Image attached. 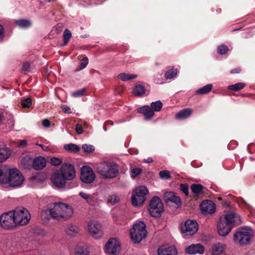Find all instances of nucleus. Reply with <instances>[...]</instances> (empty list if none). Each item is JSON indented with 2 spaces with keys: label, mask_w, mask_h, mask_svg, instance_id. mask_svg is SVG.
Returning <instances> with one entry per match:
<instances>
[{
  "label": "nucleus",
  "mask_w": 255,
  "mask_h": 255,
  "mask_svg": "<svg viewBox=\"0 0 255 255\" xmlns=\"http://www.w3.org/2000/svg\"><path fill=\"white\" fill-rule=\"evenodd\" d=\"M51 218L57 220L69 219L73 214L72 208L68 204L56 202L51 207Z\"/></svg>",
  "instance_id": "nucleus-1"
},
{
  "label": "nucleus",
  "mask_w": 255,
  "mask_h": 255,
  "mask_svg": "<svg viewBox=\"0 0 255 255\" xmlns=\"http://www.w3.org/2000/svg\"><path fill=\"white\" fill-rule=\"evenodd\" d=\"M95 169L104 179L114 178L118 175L119 172L118 166L110 162L99 163L96 165Z\"/></svg>",
  "instance_id": "nucleus-2"
},
{
  "label": "nucleus",
  "mask_w": 255,
  "mask_h": 255,
  "mask_svg": "<svg viewBox=\"0 0 255 255\" xmlns=\"http://www.w3.org/2000/svg\"><path fill=\"white\" fill-rule=\"evenodd\" d=\"M147 235L146 226L144 222L135 223L130 230L131 240L134 243H138L144 239Z\"/></svg>",
  "instance_id": "nucleus-3"
},
{
  "label": "nucleus",
  "mask_w": 255,
  "mask_h": 255,
  "mask_svg": "<svg viewBox=\"0 0 255 255\" xmlns=\"http://www.w3.org/2000/svg\"><path fill=\"white\" fill-rule=\"evenodd\" d=\"M25 180L22 173L16 168L9 169L7 184L13 188H19Z\"/></svg>",
  "instance_id": "nucleus-4"
},
{
  "label": "nucleus",
  "mask_w": 255,
  "mask_h": 255,
  "mask_svg": "<svg viewBox=\"0 0 255 255\" xmlns=\"http://www.w3.org/2000/svg\"><path fill=\"white\" fill-rule=\"evenodd\" d=\"M148 194L147 188L144 186H139L135 188L132 193L131 202L134 206H142L146 200Z\"/></svg>",
  "instance_id": "nucleus-5"
},
{
  "label": "nucleus",
  "mask_w": 255,
  "mask_h": 255,
  "mask_svg": "<svg viewBox=\"0 0 255 255\" xmlns=\"http://www.w3.org/2000/svg\"><path fill=\"white\" fill-rule=\"evenodd\" d=\"M253 231L250 227H244L238 230L235 234L234 240L241 245L248 244L253 237Z\"/></svg>",
  "instance_id": "nucleus-6"
},
{
  "label": "nucleus",
  "mask_w": 255,
  "mask_h": 255,
  "mask_svg": "<svg viewBox=\"0 0 255 255\" xmlns=\"http://www.w3.org/2000/svg\"><path fill=\"white\" fill-rule=\"evenodd\" d=\"M11 211L16 226H23L28 224L30 219V215L27 209L19 208Z\"/></svg>",
  "instance_id": "nucleus-7"
},
{
  "label": "nucleus",
  "mask_w": 255,
  "mask_h": 255,
  "mask_svg": "<svg viewBox=\"0 0 255 255\" xmlns=\"http://www.w3.org/2000/svg\"><path fill=\"white\" fill-rule=\"evenodd\" d=\"M87 230L90 235L95 239H100L103 236V227L99 221H89L87 223Z\"/></svg>",
  "instance_id": "nucleus-8"
},
{
  "label": "nucleus",
  "mask_w": 255,
  "mask_h": 255,
  "mask_svg": "<svg viewBox=\"0 0 255 255\" xmlns=\"http://www.w3.org/2000/svg\"><path fill=\"white\" fill-rule=\"evenodd\" d=\"M163 205L159 198L154 197L150 200L148 211L150 215L152 217H159L163 212Z\"/></svg>",
  "instance_id": "nucleus-9"
},
{
  "label": "nucleus",
  "mask_w": 255,
  "mask_h": 255,
  "mask_svg": "<svg viewBox=\"0 0 255 255\" xmlns=\"http://www.w3.org/2000/svg\"><path fill=\"white\" fill-rule=\"evenodd\" d=\"M57 171L67 181L73 180L76 177L75 168L72 164L63 163Z\"/></svg>",
  "instance_id": "nucleus-10"
},
{
  "label": "nucleus",
  "mask_w": 255,
  "mask_h": 255,
  "mask_svg": "<svg viewBox=\"0 0 255 255\" xmlns=\"http://www.w3.org/2000/svg\"><path fill=\"white\" fill-rule=\"evenodd\" d=\"M0 225L2 228L6 230L16 226L11 211L3 213L0 216Z\"/></svg>",
  "instance_id": "nucleus-11"
},
{
  "label": "nucleus",
  "mask_w": 255,
  "mask_h": 255,
  "mask_svg": "<svg viewBox=\"0 0 255 255\" xmlns=\"http://www.w3.org/2000/svg\"><path fill=\"white\" fill-rule=\"evenodd\" d=\"M198 229V225L195 220H187L181 225V232L186 236H191L195 234Z\"/></svg>",
  "instance_id": "nucleus-12"
},
{
  "label": "nucleus",
  "mask_w": 255,
  "mask_h": 255,
  "mask_svg": "<svg viewBox=\"0 0 255 255\" xmlns=\"http://www.w3.org/2000/svg\"><path fill=\"white\" fill-rule=\"evenodd\" d=\"M105 252L109 255H115L121 251V244L116 238L110 239L105 247Z\"/></svg>",
  "instance_id": "nucleus-13"
},
{
  "label": "nucleus",
  "mask_w": 255,
  "mask_h": 255,
  "mask_svg": "<svg viewBox=\"0 0 255 255\" xmlns=\"http://www.w3.org/2000/svg\"><path fill=\"white\" fill-rule=\"evenodd\" d=\"M93 170L89 166H84L81 169V180L86 184L92 183L95 179Z\"/></svg>",
  "instance_id": "nucleus-14"
},
{
  "label": "nucleus",
  "mask_w": 255,
  "mask_h": 255,
  "mask_svg": "<svg viewBox=\"0 0 255 255\" xmlns=\"http://www.w3.org/2000/svg\"><path fill=\"white\" fill-rule=\"evenodd\" d=\"M51 180L53 185L58 189L65 188L67 182L57 170L52 174Z\"/></svg>",
  "instance_id": "nucleus-15"
},
{
  "label": "nucleus",
  "mask_w": 255,
  "mask_h": 255,
  "mask_svg": "<svg viewBox=\"0 0 255 255\" xmlns=\"http://www.w3.org/2000/svg\"><path fill=\"white\" fill-rule=\"evenodd\" d=\"M200 209L202 212L204 214H211L215 212L216 205L211 200L203 201L200 204Z\"/></svg>",
  "instance_id": "nucleus-16"
},
{
  "label": "nucleus",
  "mask_w": 255,
  "mask_h": 255,
  "mask_svg": "<svg viewBox=\"0 0 255 255\" xmlns=\"http://www.w3.org/2000/svg\"><path fill=\"white\" fill-rule=\"evenodd\" d=\"M223 219L232 227L234 225H239L241 223L240 216L234 212H229L226 214Z\"/></svg>",
  "instance_id": "nucleus-17"
},
{
  "label": "nucleus",
  "mask_w": 255,
  "mask_h": 255,
  "mask_svg": "<svg viewBox=\"0 0 255 255\" xmlns=\"http://www.w3.org/2000/svg\"><path fill=\"white\" fill-rule=\"evenodd\" d=\"M79 195L91 206H96L98 204V196L95 194H89L84 192H80Z\"/></svg>",
  "instance_id": "nucleus-18"
},
{
  "label": "nucleus",
  "mask_w": 255,
  "mask_h": 255,
  "mask_svg": "<svg viewBox=\"0 0 255 255\" xmlns=\"http://www.w3.org/2000/svg\"><path fill=\"white\" fill-rule=\"evenodd\" d=\"M232 228L224 219H220L218 226V231L220 236H227L231 231Z\"/></svg>",
  "instance_id": "nucleus-19"
},
{
  "label": "nucleus",
  "mask_w": 255,
  "mask_h": 255,
  "mask_svg": "<svg viewBox=\"0 0 255 255\" xmlns=\"http://www.w3.org/2000/svg\"><path fill=\"white\" fill-rule=\"evenodd\" d=\"M185 252L189 255L202 254L204 252V247L200 244H192L186 248Z\"/></svg>",
  "instance_id": "nucleus-20"
},
{
  "label": "nucleus",
  "mask_w": 255,
  "mask_h": 255,
  "mask_svg": "<svg viewBox=\"0 0 255 255\" xmlns=\"http://www.w3.org/2000/svg\"><path fill=\"white\" fill-rule=\"evenodd\" d=\"M157 253L158 255H177V252L174 246L165 245L158 248Z\"/></svg>",
  "instance_id": "nucleus-21"
},
{
  "label": "nucleus",
  "mask_w": 255,
  "mask_h": 255,
  "mask_svg": "<svg viewBox=\"0 0 255 255\" xmlns=\"http://www.w3.org/2000/svg\"><path fill=\"white\" fill-rule=\"evenodd\" d=\"M164 198L167 203L170 202L174 203L176 205L179 206L181 204V199L179 197L173 192H166L164 194Z\"/></svg>",
  "instance_id": "nucleus-22"
},
{
  "label": "nucleus",
  "mask_w": 255,
  "mask_h": 255,
  "mask_svg": "<svg viewBox=\"0 0 255 255\" xmlns=\"http://www.w3.org/2000/svg\"><path fill=\"white\" fill-rule=\"evenodd\" d=\"M89 248L84 245L77 244L73 248V255H89Z\"/></svg>",
  "instance_id": "nucleus-23"
},
{
  "label": "nucleus",
  "mask_w": 255,
  "mask_h": 255,
  "mask_svg": "<svg viewBox=\"0 0 255 255\" xmlns=\"http://www.w3.org/2000/svg\"><path fill=\"white\" fill-rule=\"evenodd\" d=\"M137 112L143 114L144 116V118L146 120L151 119L154 115V112L148 106H144L139 108L137 109Z\"/></svg>",
  "instance_id": "nucleus-24"
},
{
  "label": "nucleus",
  "mask_w": 255,
  "mask_h": 255,
  "mask_svg": "<svg viewBox=\"0 0 255 255\" xmlns=\"http://www.w3.org/2000/svg\"><path fill=\"white\" fill-rule=\"evenodd\" d=\"M80 232V229L78 226L76 224L69 223L68 224L65 228L66 233L69 236H74L79 234Z\"/></svg>",
  "instance_id": "nucleus-25"
},
{
  "label": "nucleus",
  "mask_w": 255,
  "mask_h": 255,
  "mask_svg": "<svg viewBox=\"0 0 255 255\" xmlns=\"http://www.w3.org/2000/svg\"><path fill=\"white\" fill-rule=\"evenodd\" d=\"M9 169L7 166L0 167V184H7Z\"/></svg>",
  "instance_id": "nucleus-26"
},
{
  "label": "nucleus",
  "mask_w": 255,
  "mask_h": 255,
  "mask_svg": "<svg viewBox=\"0 0 255 255\" xmlns=\"http://www.w3.org/2000/svg\"><path fill=\"white\" fill-rule=\"evenodd\" d=\"M46 165L45 159L41 156L37 157L33 161V167L36 170L43 169Z\"/></svg>",
  "instance_id": "nucleus-27"
},
{
  "label": "nucleus",
  "mask_w": 255,
  "mask_h": 255,
  "mask_svg": "<svg viewBox=\"0 0 255 255\" xmlns=\"http://www.w3.org/2000/svg\"><path fill=\"white\" fill-rule=\"evenodd\" d=\"M225 249V245L218 243L212 246L211 253L213 255H220L224 252Z\"/></svg>",
  "instance_id": "nucleus-28"
},
{
  "label": "nucleus",
  "mask_w": 255,
  "mask_h": 255,
  "mask_svg": "<svg viewBox=\"0 0 255 255\" xmlns=\"http://www.w3.org/2000/svg\"><path fill=\"white\" fill-rule=\"evenodd\" d=\"M192 113L191 109L186 108L178 112L175 115V118L178 120L185 119L190 117Z\"/></svg>",
  "instance_id": "nucleus-29"
},
{
  "label": "nucleus",
  "mask_w": 255,
  "mask_h": 255,
  "mask_svg": "<svg viewBox=\"0 0 255 255\" xmlns=\"http://www.w3.org/2000/svg\"><path fill=\"white\" fill-rule=\"evenodd\" d=\"M15 24L22 28H27L32 25V21L27 19H20L15 21Z\"/></svg>",
  "instance_id": "nucleus-30"
},
{
  "label": "nucleus",
  "mask_w": 255,
  "mask_h": 255,
  "mask_svg": "<svg viewBox=\"0 0 255 255\" xmlns=\"http://www.w3.org/2000/svg\"><path fill=\"white\" fill-rule=\"evenodd\" d=\"M145 93V87L143 85L141 84H138L135 86L132 90V93L136 96H142Z\"/></svg>",
  "instance_id": "nucleus-31"
},
{
  "label": "nucleus",
  "mask_w": 255,
  "mask_h": 255,
  "mask_svg": "<svg viewBox=\"0 0 255 255\" xmlns=\"http://www.w3.org/2000/svg\"><path fill=\"white\" fill-rule=\"evenodd\" d=\"M137 77L136 74L122 73L118 75V78L123 81H128L135 79Z\"/></svg>",
  "instance_id": "nucleus-32"
},
{
  "label": "nucleus",
  "mask_w": 255,
  "mask_h": 255,
  "mask_svg": "<svg viewBox=\"0 0 255 255\" xmlns=\"http://www.w3.org/2000/svg\"><path fill=\"white\" fill-rule=\"evenodd\" d=\"M10 151L8 148H0V162H2L8 158Z\"/></svg>",
  "instance_id": "nucleus-33"
},
{
  "label": "nucleus",
  "mask_w": 255,
  "mask_h": 255,
  "mask_svg": "<svg viewBox=\"0 0 255 255\" xmlns=\"http://www.w3.org/2000/svg\"><path fill=\"white\" fill-rule=\"evenodd\" d=\"M191 190L195 196H198L203 193V186L200 184H193L191 186Z\"/></svg>",
  "instance_id": "nucleus-34"
},
{
  "label": "nucleus",
  "mask_w": 255,
  "mask_h": 255,
  "mask_svg": "<svg viewBox=\"0 0 255 255\" xmlns=\"http://www.w3.org/2000/svg\"><path fill=\"white\" fill-rule=\"evenodd\" d=\"M51 217V208L43 210L41 213V218L44 222H48Z\"/></svg>",
  "instance_id": "nucleus-35"
},
{
  "label": "nucleus",
  "mask_w": 255,
  "mask_h": 255,
  "mask_svg": "<svg viewBox=\"0 0 255 255\" xmlns=\"http://www.w3.org/2000/svg\"><path fill=\"white\" fill-rule=\"evenodd\" d=\"M212 85L209 84L199 89L196 91V93L199 95L206 94L209 93L212 89Z\"/></svg>",
  "instance_id": "nucleus-36"
},
{
  "label": "nucleus",
  "mask_w": 255,
  "mask_h": 255,
  "mask_svg": "<svg viewBox=\"0 0 255 255\" xmlns=\"http://www.w3.org/2000/svg\"><path fill=\"white\" fill-rule=\"evenodd\" d=\"M162 103L160 101H157L153 102L150 104V108L153 111V112H159L161 110L162 107Z\"/></svg>",
  "instance_id": "nucleus-37"
},
{
  "label": "nucleus",
  "mask_w": 255,
  "mask_h": 255,
  "mask_svg": "<svg viewBox=\"0 0 255 255\" xmlns=\"http://www.w3.org/2000/svg\"><path fill=\"white\" fill-rule=\"evenodd\" d=\"M245 86V84L244 83H238L237 84L230 85L228 87V89L229 90H232L233 91H238L242 89Z\"/></svg>",
  "instance_id": "nucleus-38"
},
{
  "label": "nucleus",
  "mask_w": 255,
  "mask_h": 255,
  "mask_svg": "<svg viewBox=\"0 0 255 255\" xmlns=\"http://www.w3.org/2000/svg\"><path fill=\"white\" fill-rule=\"evenodd\" d=\"M64 147L66 150L69 151L77 152L80 150L78 146L73 143L65 144Z\"/></svg>",
  "instance_id": "nucleus-39"
},
{
  "label": "nucleus",
  "mask_w": 255,
  "mask_h": 255,
  "mask_svg": "<svg viewBox=\"0 0 255 255\" xmlns=\"http://www.w3.org/2000/svg\"><path fill=\"white\" fill-rule=\"evenodd\" d=\"M177 74V69H170L166 72L165 76L166 79H171L175 77Z\"/></svg>",
  "instance_id": "nucleus-40"
},
{
  "label": "nucleus",
  "mask_w": 255,
  "mask_h": 255,
  "mask_svg": "<svg viewBox=\"0 0 255 255\" xmlns=\"http://www.w3.org/2000/svg\"><path fill=\"white\" fill-rule=\"evenodd\" d=\"M71 37L72 33L71 31L68 29H65L63 33L64 43L63 45L67 44Z\"/></svg>",
  "instance_id": "nucleus-41"
},
{
  "label": "nucleus",
  "mask_w": 255,
  "mask_h": 255,
  "mask_svg": "<svg viewBox=\"0 0 255 255\" xmlns=\"http://www.w3.org/2000/svg\"><path fill=\"white\" fill-rule=\"evenodd\" d=\"M82 148L84 151V152L86 153H90L95 151V147L93 145L88 144H84Z\"/></svg>",
  "instance_id": "nucleus-42"
},
{
  "label": "nucleus",
  "mask_w": 255,
  "mask_h": 255,
  "mask_svg": "<svg viewBox=\"0 0 255 255\" xmlns=\"http://www.w3.org/2000/svg\"><path fill=\"white\" fill-rule=\"evenodd\" d=\"M120 198L115 194L109 196L107 198V202L111 205H114L119 202Z\"/></svg>",
  "instance_id": "nucleus-43"
},
{
  "label": "nucleus",
  "mask_w": 255,
  "mask_h": 255,
  "mask_svg": "<svg viewBox=\"0 0 255 255\" xmlns=\"http://www.w3.org/2000/svg\"><path fill=\"white\" fill-rule=\"evenodd\" d=\"M86 94V89H82L80 90H78L76 91L73 92L71 95L72 97L75 98L80 97L81 96H83L84 95H85Z\"/></svg>",
  "instance_id": "nucleus-44"
},
{
  "label": "nucleus",
  "mask_w": 255,
  "mask_h": 255,
  "mask_svg": "<svg viewBox=\"0 0 255 255\" xmlns=\"http://www.w3.org/2000/svg\"><path fill=\"white\" fill-rule=\"evenodd\" d=\"M141 172V169L140 168H133L130 170V176L132 178H134L137 175L140 174Z\"/></svg>",
  "instance_id": "nucleus-45"
},
{
  "label": "nucleus",
  "mask_w": 255,
  "mask_h": 255,
  "mask_svg": "<svg viewBox=\"0 0 255 255\" xmlns=\"http://www.w3.org/2000/svg\"><path fill=\"white\" fill-rule=\"evenodd\" d=\"M159 176L161 178L164 179H169L171 178L170 172L167 170H162L159 172Z\"/></svg>",
  "instance_id": "nucleus-46"
},
{
  "label": "nucleus",
  "mask_w": 255,
  "mask_h": 255,
  "mask_svg": "<svg viewBox=\"0 0 255 255\" xmlns=\"http://www.w3.org/2000/svg\"><path fill=\"white\" fill-rule=\"evenodd\" d=\"M228 47L224 45L219 46L218 48V52L220 54H225L228 51Z\"/></svg>",
  "instance_id": "nucleus-47"
},
{
  "label": "nucleus",
  "mask_w": 255,
  "mask_h": 255,
  "mask_svg": "<svg viewBox=\"0 0 255 255\" xmlns=\"http://www.w3.org/2000/svg\"><path fill=\"white\" fill-rule=\"evenodd\" d=\"M21 105L23 108H29L31 105V99L27 98L21 102Z\"/></svg>",
  "instance_id": "nucleus-48"
},
{
  "label": "nucleus",
  "mask_w": 255,
  "mask_h": 255,
  "mask_svg": "<svg viewBox=\"0 0 255 255\" xmlns=\"http://www.w3.org/2000/svg\"><path fill=\"white\" fill-rule=\"evenodd\" d=\"M62 160L60 158L53 157L50 159V163L54 166H57L61 164Z\"/></svg>",
  "instance_id": "nucleus-49"
},
{
  "label": "nucleus",
  "mask_w": 255,
  "mask_h": 255,
  "mask_svg": "<svg viewBox=\"0 0 255 255\" xmlns=\"http://www.w3.org/2000/svg\"><path fill=\"white\" fill-rule=\"evenodd\" d=\"M180 189L185 194V196H188L189 187L187 184H181L180 186Z\"/></svg>",
  "instance_id": "nucleus-50"
},
{
  "label": "nucleus",
  "mask_w": 255,
  "mask_h": 255,
  "mask_svg": "<svg viewBox=\"0 0 255 255\" xmlns=\"http://www.w3.org/2000/svg\"><path fill=\"white\" fill-rule=\"evenodd\" d=\"M88 63V59L87 58H83L80 63V69H83L85 68Z\"/></svg>",
  "instance_id": "nucleus-51"
},
{
  "label": "nucleus",
  "mask_w": 255,
  "mask_h": 255,
  "mask_svg": "<svg viewBox=\"0 0 255 255\" xmlns=\"http://www.w3.org/2000/svg\"><path fill=\"white\" fill-rule=\"evenodd\" d=\"M61 109L65 113L70 114L72 113L70 108L66 105H62Z\"/></svg>",
  "instance_id": "nucleus-52"
},
{
  "label": "nucleus",
  "mask_w": 255,
  "mask_h": 255,
  "mask_svg": "<svg viewBox=\"0 0 255 255\" xmlns=\"http://www.w3.org/2000/svg\"><path fill=\"white\" fill-rule=\"evenodd\" d=\"M76 130L78 134H81L83 132V128L80 124L76 126Z\"/></svg>",
  "instance_id": "nucleus-53"
},
{
  "label": "nucleus",
  "mask_w": 255,
  "mask_h": 255,
  "mask_svg": "<svg viewBox=\"0 0 255 255\" xmlns=\"http://www.w3.org/2000/svg\"><path fill=\"white\" fill-rule=\"evenodd\" d=\"M30 68L29 63L26 62L23 64L22 68V70L23 71L27 72L29 71Z\"/></svg>",
  "instance_id": "nucleus-54"
},
{
  "label": "nucleus",
  "mask_w": 255,
  "mask_h": 255,
  "mask_svg": "<svg viewBox=\"0 0 255 255\" xmlns=\"http://www.w3.org/2000/svg\"><path fill=\"white\" fill-rule=\"evenodd\" d=\"M42 124L44 127L47 128H49L51 125L50 121L47 119H45L43 120Z\"/></svg>",
  "instance_id": "nucleus-55"
},
{
  "label": "nucleus",
  "mask_w": 255,
  "mask_h": 255,
  "mask_svg": "<svg viewBox=\"0 0 255 255\" xmlns=\"http://www.w3.org/2000/svg\"><path fill=\"white\" fill-rule=\"evenodd\" d=\"M37 145L40 146L42 150L45 151H48L50 150L48 146H45L44 145H42L41 144L36 143Z\"/></svg>",
  "instance_id": "nucleus-56"
},
{
  "label": "nucleus",
  "mask_w": 255,
  "mask_h": 255,
  "mask_svg": "<svg viewBox=\"0 0 255 255\" xmlns=\"http://www.w3.org/2000/svg\"><path fill=\"white\" fill-rule=\"evenodd\" d=\"M27 141L26 140H25V139L22 140L19 143L18 146H20V147L25 146L27 145Z\"/></svg>",
  "instance_id": "nucleus-57"
},
{
  "label": "nucleus",
  "mask_w": 255,
  "mask_h": 255,
  "mask_svg": "<svg viewBox=\"0 0 255 255\" xmlns=\"http://www.w3.org/2000/svg\"><path fill=\"white\" fill-rule=\"evenodd\" d=\"M9 124L10 125L9 128L11 129L13 128L14 126V120L13 117L11 116L10 119H9Z\"/></svg>",
  "instance_id": "nucleus-58"
},
{
  "label": "nucleus",
  "mask_w": 255,
  "mask_h": 255,
  "mask_svg": "<svg viewBox=\"0 0 255 255\" xmlns=\"http://www.w3.org/2000/svg\"><path fill=\"white\" fill-rule=\"evenodd\" d=\"M241 69L240 68H237L235 69H233V70H232L231 71H230V73L231 74H234V73H239L241 72Z\"/></svg>",
  "instance_id": "nucleus-59"
},
{
  "label": "nucleus",
  "mask_w": 255,
  "mask_h": 255,
  "mask_svg": "<svg viewBox=\"0 0 255 255\" xmlns=\"http://www.w3.org/2000/svg\"><path fill=\"white\" fill-rule=\"evenodd\" d=\"M3 26L0 24V39H1L3 37Z\"/></svg>",
  "instance_id": "nucleus-60"
},
{
  "label": "nucleus",
  "mask_w": 255,
  "mask_h": 255,
  "mask_svg": "<svg viewBox=\"0 0 255 255\" xmlns=\"http://www.w3.org/2000/svg\"><path fill=\"white\" fill-rule=\"evenodd\" d=\"M153 160L151 157H148L147 159H144V162L146 163H150L152 162Z\"/></svg>",
  "instance_id": "nucleus-61"
},
{
  "label": "nucleus",
  "mask_w": 255,
  "mask_h": 255,
  "mask_svg": "<svg viewBox=\"0 0 255 255\" xmlns=\"http://www.w3.org/2000/svg\"><path fill=\"white\" fill-rule=\"evenodd\" d=\"M69 188H73L74 187V185H73V183L72 182L70 183L69 184Z\"/></svg>",
  "instance_id": "nucleus-62"
},
{
  "label": "nucleus",
  "mask_w": 255,
  "mask_h": 255,
  "mask_svg": "<svg viewBox=\"0 0 255 255\" xmlns=\"http://www.w3.org/2000/svg\"><path fill=\"white\" fill-rule=\"evenodd\" d=\"M156 82L157 84H162L163 83V81H160V80H156Z\"/></svg>",
  "instance_id": "nucleus-63"
},
{
  "label": "nucleus",
  "mask_w": 255,
  "mask_h": 255,
  "mask_svg": "<svg viewBox=\"0 0 255 255\" xmlns=\"http://www.w3.org/2000/svg\"><path fill=\"white\" fill-rule=\"evenodd\" d=\"M51 0H48V1H50Z\"/></svg>",
  "instance_id": "nucleus-64"
}]
</instances>
